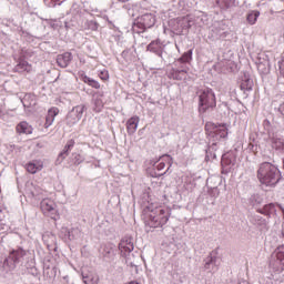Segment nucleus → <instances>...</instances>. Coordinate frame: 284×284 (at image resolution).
Masks as SVG:
<instances>
[{
	"label": "nucleus",
	"mask_w": 284,
	"mask_h": 284,
	"mask_svg": "<svg viewBox=\"0 0 284 284\" xmlns=\"http://www.w3.org/2000/svg\"><path fill=\"white\" fill-rule=\"evenodd\" d=\"M139 116L134 115L132 118H130L126 121V132L128 134H134V132H136V129L139 128Z\"/></svg>",
	"instance_id": "f8f14e48"
},
{
	"label": "nucleus",
	"mask_w": 284,
	"mask_h": 284,
	"mask_svg": "<svg viewBox=\"0 0 284 284\" xmlns=\"http://www.w3.org/2000/svg\"><path fill=\"white\" fill-rule=\"evenodd\" d=\"M14 72H19L20 74H23V72L30 73L32 72V64H30L23 58H20L14 67Z\"/></svg>",
	"instance_id": "1a4fd4ad"
},
{
	"label": "nucleus",
	"mask_w": 284,
	"mask_h": 284,
	"mask_svg": "<svg viewBox=\"0 0 284 284\" xmlns=\"http://www.w3.org/2000/svg\"><path fill=\"white\" fill-rule=\"evenodd\" d=\"M77 121L79 120H77V118H73L72 114H69L67 116V125H69V128H72V125H75Z\"/></svg>",
	"instance_id": "a878e982"
},
{
	"label": "nucleus",
	"mask_w": 284,
	"mask_h": 284,
	"mask_svg": "<svg viewBox=\"0 0 284 284\" xmlns=\"http://www.w3.org/2000/svg\"><path fill=\"white\" fill-rule=\"evenodd\" d=\"M40 210L44 216H49L53 221L59 220V211L57 210V203L50 199H44L40 203Z\"/></svg>",
	"instance_id": "20e7f679"
},
{
	"label": "nucleus",
	"mask_w": 284,
	"mask_h": 284,
	"mask_svg": "<svg viewBox=\"0 0 284 284\" xmlns=\"http://www.w3.org/2000/svg\"><path fill=\"white\" fill-rule=\"evenodd\" d=\"M260 214H264V216H270L276 212V205L274 203L266 204L263 209L257 210Z\"/></svg>",
	"instance_id": "a211bd4d"
},
{
	"label": "nucleus",
	"mask_w": 284,
	"mask_h": 284,
	"mask_svg": "<svg viewBox=\"0 0 284 284\" xmlns=\"http://www.w3.org/2000/svg\"><path fill=\"white\" fill-rule=\"evenodd\" d=\"M258 17H261V11L252 10L246 14V21L248 26H255L256 21H258Z\"/></svg>",
	"instance_id": "dca6fc26"
},
{
	"label": "nucleus",
	"mask_w": 284,
	"mask_h": 284,
	"mask_svg": "<svg viewBox=\"0 0 284 284\" xmlns=\"http://www.w3.org/2000/svg\"><path fill=\"white\" fill-rule=\"evenodd\" d=\"M276 258H277V261H280V263H282V265H284V252L283 251H278L276 253Z\"/></svg>",
	"instance_id": "cd10ccee"
},
{
	"label": "nucleus",
	"mask_w": 284,
	"mask_h": 284,
	"mask_svg": "<svg viewBox=\"0 0 284 284\" xmlns=\"http://www.w3.org/2000/svg\"><path fill=\"white\" fill-rule=\"evenodd\" d=\"M165 165H169L168 170L172 168V156L170 155H164L161 158L160 162L156 165V170L161 172V170H165Z\"/></svg>",
	"instance_id": "2eb2a0df"
},
{
	"label": "nucleus",
	"mask_w": 284,
	"mask_h": 284,
	"mask_svg": "<svg viewBox=\"0 0 284 284\" xmlns=\"http://www.w3.org/2000/svg\"><path fill=\"white\" fill-rule=\"evenodd\" d=\"M205 131L210 136H216L217 139H226L227 136V126L225 124L207 122Z\"/></svg>",
	"instance_id": "39448f33"
},
{
	"label": "nucleus",
	"mask_w": 284,
	"mask_h": 284,
	"mask_svg": "<svg viewBox=\"0 0 284 284\" xmlns=\"http://www.w3.org/2000/svg\"><path fill=\"white\" fill-rule=\"evenodd\" d=\"M118 1H120V3H128V1L130 0H118Z\"/></svg>",
	"instance_id": "2f4dec72"
},
{
	"label": "nucleus",
	"mask_w": 284,
	"mask_h": 284,
	"mask_svg": "<svg viewBox=\"0 0 284 284\" xmlns=\"http://www.w3.org/2000/svg\"><path fill=\"white\" fill-rule=\"evenodd\" d=\"M90 88H94V90H100L101 89V83L99 81L91 79L89 82Z\"/></svg>",
	"instance_id": "bb28decb"
},
{
	"label": "nucleus",
	"mask_w": 284,
	"mask_h": 284,
	"mask_svg": "<svg viewBox=\"0 0 284 284\" xmlns=\"http://www.w3.org/2000/svg\"><path fill=\"white\" fill-rule=\"evenodd\" d=\"M26 256V252L23 248H18L16 251H12L8 258L4 260L3 267H7L8 270H14L17 267V263L21 261Z\"/></svg>",
	"instance_id": "423d86ee"
},
{
	"label": "nucleus",
	"mask_w": 284,
	"mask_h": 284,
	"mask_svg": "<svg viewBox=\"0 0 284 284\" xmlns=\"http://www.w3.org/2000/svg\"><path fill=\"white\" fill-rule=\"evenodd\" d=\"M79 77H80V81H83V83H87V85H90V81H92V78L88 77L85 72L80 71Z\"/></svg>",
	"instance_id": "5701e85b"
},
{
	"label": "nucleus",
	"mask_w": 284,
	"mask_h": 284,
	"mask_svg": "<svg viewBox=\"0 0 284 284\" xmlns=\"http://www.w3.org/2000/svg\"><path fill=\"white\" fill-rule=\"evenodd\" d=\"M170 221V210L156 207L150 214V225L152 227H163Z\"/></svg>",
	"instance_id": "7ed1b4c3"
},
{
	"label": "nucleus",
	"mask_w": 284,
	"mask_h": 284,
	"mask_svg": "<svg viewBox=\"0 0 284 284\" xmlns=\"http://www.w3.org/2000/svg\"><path fill=\"white\" fill-rule=\"evenodd\" d=\"M51 27L54 29V30H58L59 28H61V21H52L51 22Z\"/></svg>",
	"instance_id": "c85d7f7f"
},
{
	"label": "nucleus",
	"mask_w": 284,
	"mask_h": 284,
	"mask_svg": "<svg viewBox=\"0 0 284 284\" xmlns=\"http://www.w3.org/2000/svg\"><path fill=\"white\" fill-rule=\"evenodd\" d=\"M83 283H85V284H99V278L94 277V276L87 275V276H83Z\"/></svg>",
	"instance_id": "4be33fe9"
},
{
	"label": "nucleus",
	"mask_w": 284,
	"mask_h": 284,
	"mask_svg": "<svg viewBox=\"0 0 284 284\" xmlns=\"http://www.w3.org/2000/svg\"><path fill=\"white\" fill-rule=\"evenodd\" d=\"M26 170L29 174H37V172H41L43 170V161L41 160H33L26 164Z\"/></svg>",
	"instance_id": "6e6552de"
},
{
	"label": "nucleus",
	"mask_w": 284,
	"mask_h": 284,
	"mask_svg": "<svg viewBox=\"0 0 284 284\" xmlns=\"http://www.w3.org/2000/svg\"><path fill=\"white\" fill-rule=\"evenodd\" d=\"M83 108H84V106L81 108V112H83Z\"/></svg>",
	"instance_id": "72a5a7b5"
},
{
	"label": "nucleus",
	"mask_w": 284,
	"mask_h": 284,
	"mask_svg": "<svg viewBox=\"0 0 284 284\" xmlns=\"http://www.w3.org/2000/svg\"><path fill=\"white\" fill-rule=\"evenodd\" d=\"M156 23V18L152 13H145L138 19L135 26L141 28V30H145L148 28H152Z\"/></svg>",
	"instance_id": "0eeeda50"
},
{
	"label": "nucleus",
	"mask_w": 284,
	"mask_h": 284,
	"mask_svg": "<svg viewBox=\"0 0 284 284\" xmlns=\"http://www.w3.org/2000/svg\"><path fill=\"white\" fill-rule=\"evenodd\" d=\"M211 263H212V258L210 260V262H206V263H205V265H204L205 270H210Z\"/></svg>",
	"instance_id": "7c9ffc66"
},
{
	"label": "nucleus",
	"mask_w": 284,
	"mask_h": 284,
	"mask_svg": "<svg viewBox=\"0 0 284 284\" xmlns=\"http://www.w3.org/2000/svg\"><path fill=\"white\" fill-rule=\"evenodd\" d=\"M73 148H74V140H69L63 151L59 154V158L65 159V156H68V152H70Z\"/></svg>",
	"instance_id": "6ab92c4d"
},
{
	"label": "nucleus",
	"mask_w": 284,
	"mask_h": 284,
	"mask_svg": "<svg viewBox=\"0 0 284 284\" xmlns=\"http://www.w3.org/2000/svg\"><path fill=\"white\" fill-rule=\"evenodd\" d=\"M257 179L263 185L272 187L281 181V171L276 165L265 162L261 164L257 171Z\"/></svg>",
	"instance_id": "f257e3e1"
},
{
	"label": "nucleus",
	"mask_w": 284,
	"mask_h": 284,
	"mask_svg": "<svg viewBox=\"0 0 284 284\" xmlns=\"http://www.w3.org/2000/svg\"><path fill=\"white\" fill-rule=\"evenodd\" d=\"M80 163H83V160L81 159V154H77L74 158V164L80 165Z\"/></svg>",
	"instance_id": "c756f323"
},
{
	"label": "nucleus",
	"mask_w": 284,
	"mask_h": 284,
	"mask_svg": "<svg viewBox=\"0 0 284 284\" xmlns=\"http://www.w3.org/2000/svg\"><path fill=\"white\" fill-rule=\"evenodd\" d=\"M257 70L258 72H261V74H267V72H270V69L267 68V65L263 62H260L257 64Z\"/></svg>",
	"instance_id": "393cba45"
},
{
	"label": "nucleus",
	"mask_w": 284,
	"mask_h": 284,
	"mask_svg": "<svg viewBox=\"0 0 284 284\" xmlns=\"http://www.w3.org/2000/svg\"><path fill=\"white\" fill-rule=\"evenodd\" d=\"M192 60V50L183 53V55L179 59L181 63H190Z\"/></svg>",
	"instance_id": "412c9836"
},
{
	"label": "nucleus",
	"mask_w": 284,
	"mask_h": 284,
	"mask_svg": "<svg viewBox=\"0 0 284 284\" xmlns=\"http://www.w3.org/2000/svg\"><path fill=\"white\" fill-rule=\"evenodd\" d=\"M146 50L148 52H154V54H161V52H163V44L161 43V40H153L148 44Z\"/></svg>",
	"instance_id": "4468645a"
},
{
	"label": "nucleus",
	"mask_w": 284,
	"mask_h": 284,
	"mask_svg": "<svg viewBox=\"0 0 284 284\" xmlns=\"http://www.w3.org/2000/svg\"><path fill=\"white\" fill-rule=\"evenodd\" d=\"M240 88L243 92H250L252 90V81L250 79L242 81Z\"/></svg>",
	"instance_id": "aec40b11"
},
{
	"label": "nucleus",
	"mask_w": 284,
	"mask_h": 284,
	"mask_svg": "<svg viewBox=\"0 0 284 284\" xmlns=\"http://www.w3.org/2000/svg\"><path fill=\"white\" fill-rule=\"evenodd\" d=\"M120 251L124 254H130V252L134 251V244H132V242L130 241H122L119 245Z\"/></svg>",
	"instance_id": "f3484780"
},
{
	"label": "nucleus",
	"mask_w": 284,
	"mask_h": 284,
	"mask_svg": "<svg viewBox=\"0 0 284 284\" xmlns=\"http://www.w3.org/2000/svg\"><path fill=\"white\" fill-rule=\"evenodd\" d=\"M59 114V109L57 106H53L48 110L47 116H45V122H44V128L48 129L50 125L54 123V119Z\"/></svg>",
	"instance_id": "9d476101"
},
{
	"label": "nucleus",
	"mask_w": 284,
	"mask_h": 284,
	"mask_svg": "<svg viewBox=\"0 0 284 284\" xmlns=\"http://www.w3.org/2000/svg\"><path fill=\"white\" fill-rule=\"evenodd\" d=\"M32 125H30V123H28L27 121H22L16 126V132L18 134H32Z\"/></svg>",
	"instance_id": "ddd939ff"
},
{
	"label": "nucleus",
	"mask_w": 284,
	"mask_h": 284,
	"mask_svg": "<svg viewBox=\"0 0 284 284\" xmlns=\"http://www.w3.org/2000/svg\"><path fill=\"white\" fill-rule=\"evenodd\" d=\"M70 61H72V53L70 52H64L57 57V63L60 68H68Z\"/></svg>",
	"instance_id": "9b49d317"
},
{
	"label": "nucleus",
	"mask_w": 284,
	"mask_h": 284,
	"mask_svg": "<svg viewBox=\"0 0 284 284\" xmlns=\"http://www.w3.org/2000/svg\"><path fill=\"white\" fill-rule=\"evenodd\" d=\"M216 108V94L212 89H204L200 91L199 95V111L205 113L207 110Z\"/></svg>",
	"instance_id": "f03ea898"
},
{
	"label": "nucleus",
	"mask_w": 284,
	"mask_h": 284,
	"mask_svg": "<svg viewBox=\"0 0 284 284\" xmlns=\"http://www.w3.org/2000/svg\"><path fill=\"white\" fill-rule=\"evenodd\" d=\"M99 79H101V81H110V72L105 69L100 71Z\"/></svg>",
	"instance_id": "b1692460"
},
{
	"label": "nucleus",
	"mask_w": 284,
	"mask_h": 284,
	"mask_svg": "<svg viewBox=\"0 0 284 284\" xmlns=\"http://www.w3.org/2000/svg\"><path fill=\"white\" fill-rule=\"evenodd\" d=\"M178 73H179V74H186V72L183 71V70H182V71H178Z\"/></svg>",
	"instance_id": "473e14b6"
}]
</instances>
